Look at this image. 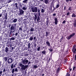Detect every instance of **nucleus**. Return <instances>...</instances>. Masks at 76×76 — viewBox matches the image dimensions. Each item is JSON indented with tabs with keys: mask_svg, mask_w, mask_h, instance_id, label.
<instances>
[{
	"mask_svg": "<svg viewBox=\"0 0 76 76\" xmlns=\"http://www.w3.org/2000/svg\"><path fill=\"white\" fill-rule=\"evenodd\" d=\"M33 37H31L30 38H29V40H30V41H32L33 40Z\"/></svg>",
	"mask_w": 76,
	"mask_h": 76,
	"instance_id": "nucleus-29",
	"label": "nucleus"
},
{
	"mask_svg": "<svg viewBox=\"0 0 76 76\" xmlns=\"http://www.w3.org/2000/svg\"><path fill=\"white\" fill-rule=\"evenodd\" d=\"M52 8H53V6H51L50 7V10H52Z\"/></svg>",
	"mask_w": 76,
	"mask_h": 76,
	"instance_id": "nucleus-60",
	"label": "nucleus"
},
{
	"mask_svg": "<svg viewBox=\"0 0 76 76\" xmlns=\"http://www.w3.org/2000/svg\"><path fill=\"white\" fill-rule=\"evenodd\" d=\"M22 26H20V27L19 28V31H22Z\"/></svg>",
	"mask_w": 76,
	"mask_h": 76,
	"instance_id": "nucleus-22",
	"label": "nucleus"
},
{
	"mask_svg": "<svg viewBox=\"0 0 76 76\" xmlns=\"http://www.w3.org/2000/svg\"><path fill=\"white\" fill-rule=\"evenodd\" d=\"M28 48H30V43H29L28 44Z\"/></svg>",
	"mask_w": 76,
	"mask_h": 76,
	"instance_id": "nucleus-42",
	"label": "nucleus"
},
{
	"mask_svg": "<svg viewBox=\"0 0 76 76\" xmlns=\"http://www.w3.org/2000/svg\"><path fill=\"white\" fill-rule=\"evenodd\" d=\"M60 70V67H58L57 69L56 70V72L57 73H58L59 72V71Z\"/></svg>",
	"mask_w": 76,
	"mask_h": 76,
	"instance_id": "nucleus-15",
	"label": "nucleus"
},
{
	"mask_svg": "<svg viewBox=\"0 0 76 76\" xmlns=\"http://www.w3.org/2000/svg\"><path fill=\"white\" fill-rule=\"evenodd\" d=\"M72 51L74 54H76V45H74L72 49Z\"/></svg>",
	"mask_w": 76,
	"mask_h": 76,
	"instance_id": "nucleus-7",
	"label": "nucleus"
},
{
	"mask_svg": "<svg viewBox=\"0 0 76 76\" xmlns=\"http://www.w3.org/2000/svg\"><path fill=\"white\" fill-rule=\"evenodd\" d=\"M13 61V59L11 58H10L8 59L7 60L8 63V64H11L12 63V62Z\"/></svg>",
	"mask_w": 76,
	"mask_h": 76,
	"instance_id": "nucleus-8",
	"label": "nucleus"
},
{
	"mask_svg": "<svg viewBox=\"0 0 76 76\" xmlns=\"http://www.w3.org/2000/svg\"><path fill=\"white\" fill-rule=\"evenodd\" d=\"M8 51H9V48L7 47H6L5 48V52L7 53Z\"/></svg>",
	"mask_w": 76,
	"mask_h": 76,
	"instance_id": "nucleus-17",
	"label": "nucleus"
},
{
	"mask_svg": "<svg viewBox=\"0 0 76 76\" xmlns=\"http://www.w3.org/2000/svg\"><path fill=\"white\" fill-rule=\"evenodd\" d=\"M10 47L12 48L11 49V50H13V49H14V47H11V46H10Z\"/></svg>",
	"mask_w": 76,
	"mask_h": 76,
	"instance_id": "nucleus-43",
	"label": "nucleus"
},
{
	"mask_svg": "<svg viewBox=\"0 0 76 76\" xmlns=\"http://www.w3.org/2000/svg\"><path fill=\"white\" fill-rule=\"evenodd\" d=\"M42 50H43L44 48H47V47H46V46H43L42 47Z\"/></svg>",
	"mask_w": 76,
	"mask_h": 76,
	"instance_id": "nucleus-48",
	"label": "nucleus"
},
{
	"mask_svg": "<svg viewBox=\"0 0 76 76\" xmlns=\"http://www.w3.org/2000/svg\"><path fill=\"white\" fill-rule=\"evenodd\" d=\"M37 64L36 65H34V69H37L38 67V66H37Z\"/></svg>",
	"mask_w": 76,
	"mask_h": 76,
	"instance_id": "nucleus-25",
	"label": "nucleus"
},
{
	"mask_svg": "<svg viewBox=\"0 0 76 76\" xmlns=\"http://www.w3.org/2000/svg\"><path fill=\"white\" fill-rule=\"evenodd\" d=\"M2 73H3V72L2 71H0V75H1L2 74Z\"/></svg>",
	"mask_w": 76,
	"mask_h": 76,
	"instance_id": "nucleus-54",
	"label": "nucleus"
},
{
	"mask_svg": "<svg viewBox=\"0 0 76 76\" xmlns=\"http://www.w3.org/2000/svg\"><path fill=\"white\" fill-rule=\"evenodd\" d=\"M13 52V51L12 50H10L9 51V52Z\"/></svg>",
	"mask_w": 76,
	"mask_h": 76,
	"instance_id": "nucleus-59",
	"label": "nucleus"
},
{
	"mask_svg": "<svg viewBox=\"0 0 76 76\" xmlns=\"http://www.w3.org/2000/svg\"><path fill=\"white\" fill-rule=\"evenodd\" d=\"M63 37H62L60 39V40H61V41H62L61 40L63 39Z\"/></svg>",
	"mask_w": 76,
	"mask_h": 76,
	"instance_id": "nucleus-58",
	"label": "nucleus"
},
{
	"mask_svg": "<svg viewBox=\"0 0 76 76\" xmlns=\"http://www.w3.org/2000/svg\"><path fill=\"white\" fill-rule=\"evenodd\" d=\"M14 72H15V69H13L12 70V73H14Z\"/></svg>",
	"mask_w": 76,
	"mask_h": 76,
	"instance_id": "nucleus-40",
	"label": "nucleus"
},
{
	"mask_svg": "<svg viewBox=\"0 0 76 76\" xmlns=\"http://www.w3.org/2000/svg\"><path fill=\"white\" fill-rule=\"evenodd\" d=\"M45 34V36L47 37L48 36V32L47 31L46 32Z\"/></svg>",
	"mask_w": 76,
	"mask_h": 76,
	"instance_id": "nucleus-36",
	"label": "nucleus"
},
{
	"mask_svg": "<svg viewBox=\"0 0 76 76\" xmlns=\"http://www.w3.org/2000/svg\"><path fill=\"white\" fill-rule=\"evenodd\" d=\"M60 7V4H58L56 6V8H58L59 7Z\"/></svg>",
	"mask_w": 76,
	"mask_h": 76,
	"instance_id": "nucleus-30",
	"label": "nucleus"
},
{
	"mask_svg": "<svg viewBox=\"0 0 76 76\" xmlns=\"http://www.w3.org/2000/svg\"><path fill=\"white\" fill-rule=\"evenodd\" d=\"M48 0H45V4H48Z\"/></svg>",
	"mask_w": 76,
	"mask_h": 76,
	"instance_id": "nucleus-21",
	"label": "nucleus"
},
{
	"mask_svg": "<svg viewBox=\"0 0 76 76\" xmlns=\"http://www.w3.org/2000/svg\"><path fill=\"white\" fill-rule=\"evenodd\" d=\"M75 35V33H72V34L70 35L67 37H66L67 39H68L69 40L70 39V38H71L72 37H73V36Z\"/></svg>",
	"mask_w": 76,
	"mask_h": 76,
	"instance_id": "nucleus-6",
	"label": "nucleus"
},
{
	"mask_svg": "<svg viewBox=\"0 0 76 76\" xmlns=\"http://www.w3.org/2000/svg\"><path fill=\"white\" fill-rule=\"evenodd\" d=\"M19 66L21 67L20 69L21 71H23V70H25L26 68H28V65L25 66L24 65H23L22 64H19Z\"/></svg>",
	"mask_w": 76,
	"mask_h": 76,
	"instance_id": "nucleus-2",
	"label": "nucleus"
},
{
	"mask_svg": "<svg viewBox=\"0 0 76 76\" xmlns=\"http://www.w3.org/2000/svg\"><path fill=\"white\" fill-rule=\"evenodd\" d=\"M19 13L18 14V16H20V15H22L23 13H24V11L22 9L20 10L19 11Z\"/></svg>",
	"mask_w": 76,
	"mask_h": 76,
	"instance_id": "nucleus-5",
	"label": "nucleus"
},
{
	"mask_svg": "<svg viewBox=\"0 0 76 76\" xmlns=\"http://www.w3.org/2000/svg\"><path fill=\"white\" fill-rule=\"evenodd\" d=\"M29 62V61L28 60H27L26 58L23 60H22V63L23 64H25V65H26V64H27Z\"/></svg>",
	"mask_w": 76,
	"mask_h": 76,
	"instance_id": "nucleus-4",
	"label": "nucleus"
},
{
	"mask_svg": "<svg viewBox=\"0 0 76 76\" xmlns=\"http://www.w3.org/2000/svg\"><path fill=\"white\" fill-rule=\"evenodd\" d=\"M66 6H65V7H64V10H66Z\"/></svg>",
	"mask_w": 76,
	"mask_h": 76,
	"instance_id": "nucleus-52",
	"label": "nucleus"
},
{
	"mask_svg": "<svg viewBox=\"0 0 76 76\" xmlns=\"http://www.w3.org/2000/svg\"><path fill=\"white\" fill-rule=\"evenodd\" d=\"M11 1H11V0H9V1H8V3H10V2H11Z\"/></svg>",
	"mask_w": 76,
	"mask_h": 76,
	"instance_id": "nucleus-57",
	"label": "nucleus"
},
{
	"mask_svg": "<svg viewBox=\"0 0 76 76\" xmlns=\"http://www.w3.org/2000/svg\"><path fill=\"white\" fill-rule=\"evenodd\" d=\"M44 50H43L42 52V53L43 54H46V51L45 50L46 49H45Z\"/></svg>",
	"mask_w": 76,
	"mask_h": 76,
	"instance_id": "nucleus-16",
	"label": "nucleus"
},
{
	"mask_svg": "<svg viewBox=\"0 0 76 76\" xmlns=\"http://www.w3.org/2000/svg\"><path fill=\"white\" fill-rule=\"evenodd\" d=\"M36 46H37V44L36 43H34V47L35 48L36 47Z\"/></svg>",
	"mask_w": 76,
	"mask_h": 76,
	"instance_id": "nucleus-46",
	"label": "nucleus"
},
{
	"mask_svg": "<svg viewBox=\"0 0 76 76\" xmlns=\"http://www.w3.org/2000/svg\"><path fill=\"white\" fill-rule=\"evenodd\" d=\"M11 39H12V40H15V38H14V37L12 38Z\"/></svg>",
	"mask_w": 76,
	"mask_h": 76,
	"instance_id": "nucleus-55",
	"label": "nucleus"
},
{
	"mask_svg": "<svg viewBox=\"0 0 76 76\" xmlns=\"http://www.w3.org/2000/svg\"><path fill=\"white\" fill-rule=\"evenodd\" d=\"M6 72V69L4 68L3 71V73H4L5 72Z\"/></svg>",
	"mask_w": 76,
	"mask_h": 76,
	"instance_id": "nucleus-37",
	"label": "nucleus"
},
{
	"mask_svg": "<svg viewBox=\"0 0 76 76\" xmlns=\"http://www.w3.org/2000/svg\"><path fill=\"white\" fill-rule=\"evenodd\" d=\"M19 5L20 7H22V4H21V3H19Z\"/></svg>",
	"mask_w": 76,
	"mask_h": 76,
	"instance_id": "nucleus-53",
	"label": "nucleus"
},
{
	"mask_svg": "<svg viewBox=\"0 0 76 76\" xmlns=\"http://www.w3.org/2000/svg\"><path fill=\"white\" fill-rule=\"evenodd\" d=\"M76 15H75V13H73L72 15V18H73V17H76Z\"/></svg>",
	"mask_w": 76,
	"mask_h": 76,
	"instance_id": "nucleus-28",
	"label": "nucleus"
},
{
	"mask_svg": "<svg viewBox=\"0 0 76 76\" xmlns=\"http://www.w3.org/2000/svg\"><path fill=\"white\" fill-rule=\"evenodd\" d=\"M18 68H16L15 69V72H18Z\"/></svg>",
	"mask_w": 76,
	"mask_h": 76,
	"instance_id": "nucleus-49",
	"label": "nucleus"
},
{
	"mask_svg": "<svg viewBox=\"0 0 76 76\" xmlns=\"http://www.w3.org/2000/svg\"><path fill=\"white\" fill-rule=\"evenodd\" d=\"M47 60H48V61H50V58H48V59Z\"/></svg>",
	"mask_w": 76,
	"mask_h": 76,
	"instance_id": "nucleus-51",
	"label": "nucleus"
},
{
	"mask_svg": "<svg viewBox=\"0 0 76 76\" xmlns=\"http://www.w3.org/2000/svg\"><path fill=\"white\" fill-rule=\"evenodd\" d=\"M66 21L65 20H64L62 22V23H66Z\"/></svg>",
	"mask_w": 76,
	"mask_h": 76,
	"instance_id": "nucleus-47",
	"label": "nucleus"
},
{
	"mask_svg": "<svg viewBox=\"0 0 76 76\" xmlns=\"http://www.w3.org/2000/svg\"><path fill=\"white\" fill-rule=\"evenodd\" d=\"M31 10L33 13H34V12H37L38 11V7H35L34 8L33 7H31Z\"/></svg>",
	"mask_w": 76,
	"mask_h": 76,
	"instance_id": "nucleus-3",
	"label": "nucleus"
},
{
	"mask_svg": "<svg viewBox=\"0 0 76 76\" xmlns=\"http://www.w3.org/2000/svg\"><path fill=\"white\" fill-rule=\"evenodd\" d=\"M37 12L38 13H41L40 12V10L39 9L38 10H37Z\"/></svg>",
	"mask_w": 76,
	"mask_h": 76,
	"instance_id": "nucleus-44",
	"label": "nucleus"
},
{
	"mask_svg": "<svg viewBox=\"0 0 76 76\" xmlns=\"http://www.w3.org/2000/svg\"><path fill=\"white\" fill-rule=\"evenodd\" d=\"M18 35V32H16L15 34V35L16 36H17Z\"/></svg>",
	"mask_w": 76,
	"mask_h": 76,
	"instance_id": "nucleus-45",
	"label": "nucleus"
},
{
	"mask_svg": "<svg viewBox=\"0 0 76 76\" xmlns=\"http://www.w3.org/2000/svg\"><path fill=\"white\" fill-rule=\"evenodd\" d=\"M45 12V10L43 9H42L41 10V13H44Z\"/></svg>",
	"mask_w": 76,
	"mask_h": 76,
	"instance_id": "nucleus-24",
	"label": "nucleus"
},
{
	"mask_svg": "<svg viewBox=\"0 0 76 76\" xmlns=\"http://www.w3.org/2000/svg\"><path fill=\"white\" fill-rule=\"evenodd\" d=\"M53 16H56V13H54L53 15Z\"/></svg>",
	"mask_w": 76,
	"mask_h": 76,
	"instance_id": "nucleus-50",
	"label": "nucleus"
},
{
	"mask_svg": "<svg viewBox=\"0 0 76 76\" xmlns=\"http://www.w3.org/2000/svg\"><path fill=\"white\" fill-rule=\"evenodd\" d=\"M31 63L30 61H29L28 63V64H31Z\"/></svg>",
	"mask_w": 76,
	"mask_h": 76,
	"instance_id": "nucleus-61",
	"label": "nucleus"
},
{
	"mask_svg": "<svg viewBox=\"0 0 76 76\" xmlns=\"http://www.w3.org/2000/svg\"><path fill=\"white\" fill-rule=\"evenodd\" d=\"M40 50V47H39L37 48V51H39Z\"/></svg>",
	"mask_w": 76,
	"mask_h": 76,
	"instance_id": "nucleus-41",
	"label": "nucleus"
},
{
	"mask_svg": "<svg viewBox=\"0 0 76 76\" xmlns=\"http://www.w3.org/2000/svg\"><path fill=\"white\" fill-rule=\"evenodd\" d=\"M2 16V14H0V18Z\"/></svg>",
	"mask_w": 76,
	"mask_h": 76,
	"instance_id": "nucleus-62",
	"label": "nucleus"
},
{
	"mask_svg": "<svg viewBox=\"0 0 76 76\" xmlns=\"http://www.w3.org/2000/svg\"><path fill=\"white\" fill-rule=\"evenodd\" d=\"M46 44L49 47H50V43L48 42H46Z\"/></svg>",
	"mask_w": 76,
	"mask_h": 76,
	"instance_id": "nucleus-18",
	"label": "nucleus"
},
{
	"mask_svg": "<svg viewBox=\"0 0 76 76\" xmlns=\"http://www.w3.org/2000/svg\"><path fill=\"white\" fill-rule=\"evenodd\" d=\"M15 6H16V7L17 8L18 7V3H15Z\"/></svg>",
	"mask_w": 76,
	"mask_h": 76,
	"instance_id": "nucleus-39",
	"label": "nucleus"
},
{
	"mask_svg": "<svg viewBox=\"0 0 76 76\" xmlns=\"http://www.w3.org/2000/svg\"><path fill=\"white\" fill-rule=\"evenodd\" d=\"M34 20H37V15L34 14Z\"/></svg>",
	"mask_w": 76,
	"mask_h": 76,
	"instance_id": "nucleus-19",
	"label": "nucleus"
},
{
	"mask_svg": "<svg viewBox=\"0 0 76 76\" xmlns=\"http://www.w3.org/2000/svg\"><path fill=\"white\" fill-rule=\"evenodd\" d=\"M17 25V24L16 23L12 24L10 28V31H16V28Z\"/></svg>",
	"mask_w": 76,
	"mask_h": 76,
	"instance_id": "nucleus-1",
	"label": "nucleus"
},
{
	"mask_svg": "<svg viewBox=\"0 0 76 76\" xmlns=\"http://www.w3.org/2000/svg\"><path fill=\"white\" fill-rule=\"evenodd\" d=\"M11 69H13V67H14V66H13V64H12L11 66Z\"/></svg>",
	"mask_w": 76,
	"mask_h": 76,
	"instance_id": "nucleus-34",
	"label": "nucleus"
},
{
	"mask_svg": "<svg viewBox=\"0 0 76 76\" xmlns=\"http://www.w3.org/2000/svg\"><path fill=\"white\" fill-rule=\"evenodd\" d=\"M74 27H76V21H75L74 22Z\"/></svg>",
	"mask_w": 76,
	"mask_h": 76,
	"instance_id": "nucleus-23",
	"label": "nucleus"
},
{
	"mask_svg": "<svg viewBox=\"0 0 76 76\" xmlns=\"http://www.w3.org/2000/svg\"><path fill=\"white\" fill-rule=\"evenodd\" d=\"M15 32V31H13L10 30V32L9 34V35L12 36L13 35V33Z\"/></svg>",
	"mask_w": 76,
	"mask_h": 76,
	"instance_id": "nucleus-11",
	"label": "nucleus"
},
{
	"mask_svg": "<svg viewBox=\"0 0 76 76\" xmlns=\"http://www.w3.org/2000/svg\"><path fill=\"white\" fill-rule=\"evenodd\" d=\"M38 16H41V12H38Z\"/></svg>",
	"mask_w": 76,
	"mask_h": 76,
	"instance_id": "nucleus-35",
	"label": "nucleus"
},
{
	"mask_svg": "<svg viewBox=\"0 0 76 76\" xmlns=\"http://www.w3.org/2000/svg\"><path fill=\"white\" fill-rule=\"evenodd\" d=\"M30 31L31 32H33V31H34V28H31L30 29Z\"/></svg>",
	"mask_w": 76,
	"mask_h": 76,
	"instance_id": "nucleus-26",
	"label": "nucleus"
},
{
	"mask_svg": "<svg viewBox=\"0 0 76 76\" xmlns=\"http://www.w3.org/2000/svg\"><path fill=\"white\" fill-rule=\"evenodd\" d=\"M9 58V57H5L4 58V60H5V62L7 61V58Z\"/></svg>",
	"mask_w": 76,
	"mask_h": 76,
	"instance_id": "nucleus-14",
	"label": "nucleus"
},
{
	"mask_svg": "<svg viewBox=\"0 0 76 76\" xmlns=\"http://www.w3.org/2000/svg\"><path fill=\"white\" fill-rule=\"evenodd\" d=\"M72 8L71 7H69L68 8V10H72Z\"/></svg>",
	"mask_w": 76,
	"mask_h": 76,
	"instance_id": "nucleus-33",
	"label": "nucleus"
},
{
	"mask_svg": "<svg viewBox=\"0 0 76 76\" xmlns=\"http://www.w3.org/2000/svg\"><path fill=\"white\" fill-rule=\"evenodd\" d=\"M75 69H76V67H74L73 68V70H75Z\"/></svg>",
	"mask_w": 76,
	"mask_h": 76,
	"instance_id": "nucleus-56",
	"label": "nucleus"
},
{
	"mask_svg": "<svg viewBox=\"0 0 76 76\" xmlns=\"http://www.w3.org/2000/svg\"><path fill=\"white\" fill-rule=\"evenodd\" d=\"M57 23H58V20L57 18H56L55 19V25H57Z\"/></svg>",
	"mask_w": 76,
	"mask_h": 76,
	"instance_id": "nucleus-10",
	"label": "nucleus"
},
{
	"mask_svg": "<svg viewBox=\"0 0 76 76\" xmlns=\"http://www.w3.org/2000/svg\"><path fill=\"white\" fill-rule=\"evenodd\" d=\"M47 20L46 21V25L48 26V22H49V18H47Z\"/></svg>",
	"mask_w": 76,
	"mask_h": 76,
	"instance_id": "nucleus-12",
	"label": "nucleus"
},
{
	"mask_svg": "<svg viewBox=\"0 0 76 76\" xmlns=\"http://www.w3.org/2000/svg\"><path fill=\"white\" fill-rule=\"evenodd\" d=\"M40 20V19L39 18V16L38 17V18L37 19V22H38L39 20Z\"/></svg>",
	"mask_w": 76,
	"mask_h": 76,
	"instance_id": "nucleus-32",
	"label": "nucleus"
},
{
	"mask_svg": "<svg viewBox=\"0 0 76 76\" xmlns=\"http://www.w3.org/2000/svg\"><path fill=\"white\" fill-rule=\"evenodd\" d=\"M67 76H70V74H67Z\"/></svg>",
	"mask_w": 76,
	"mask_h": 76,
	"instance_id": "nucleus-64",
	"label": "nucleus"
},
{
	"mask_svg": "<svg viewBox=\"0 0 76 76\" xmlns=\"http://www.w3.org/2000/svg\"><path fill=\"white\" fill-rule=\"evenodd\" d=\"M24 3H28V0H24L23 1Z\"/></svg>",
	"mask_w": 76,
	"mask_h": 76,
	"instance_id": "nucleus-20",
	"label": "nucleus"
},
{
	"mask_svg": "<svg viewBox=\"0 0 76 76\" xmlns=\"http://www.w3.org/2000/svg\"><path fill=\"white\" fill-rule=\"evenodd\" d=\"M49 48H48V50H49L50 52H52V51H53V49H52V47L51 46H49Z\"/></svg>",
	"mask_w": 76,
	"mask_h": 76,
	"instance_id": "nucleus-13",
	"label": "nucleus"
},
{
	"mask_svg": "<svg viewBox=\"0 0 76 76\" xmlns=\"http://www.w3.org/2000/svg\"><path fill=\"white\" fill-rule=\"evenodd\" d=\"M69 15H70V12H68L66 13V15L67 16H69Z\"/></svg>",
	"mask_w": 76,
	"mask_h": 76,
	"instance_id": "nucleus-38",
	"label": "nucleus"
},
{
	"mask_svg": "<svg viewBox=\"0 0 76 76\" xmlns=\"http://www.w3.org/2000/svg\"><path fill=\"white\" fill-rule=\"evenodd\" d=\"M18 21V19L17 18H15L12 20V22L13 23H16Z\"/></svg>",
	"mask_w": 76,
	"mask_h": 76,
	"instance_id": "nucleus-9",
	"label": "nucleus"
},
{
	"mask_svg": "<svg viewBox=\"0 0 76 76\" xmlns=\"http://www.w3.org/2000/svg\"><path fill=\"white\" fill-rule=\"evenodd\" d=\"M34 39H36V37H34Z\"/></svg>",
	"mask_w": 76,
	"mask_h": 76,
	"instance_id": "nucleus-63",
	"label": "nucleus"
},
{
	"mask_svg": "<svg viewBox=\"0 0 76 76\" xmlns=\"http://www.w3.org/2000/svg\"><path fill=\"white\" fill-rule=\"evenodd\" d=\"M23 10H26L27 9V8L25 7H23L22 8Z\"/></svg>",
	"mask_w": 76,
	"mask_h": 76,
	"instance_id": "nucleus-31",
	"label": "nucleus"
},
{
	"mask_svg": "<svg viewBox=\"0 0 76 76\" xmlns=\"http://www.w3.org/2000/svg\"><path fill=\"white\" fill-rule=\"evenodd\" d=\"M7 14L5 16V19L6 20H7Z\"/></svg>",
	"mask_w": 76,
	"mask_h": 76,
	"instance_id": "nucleus-27",
	"label": "nucleus"
}]
</instances>
